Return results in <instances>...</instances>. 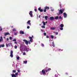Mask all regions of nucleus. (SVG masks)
<instances>
[{
  "label": "nucleus",
  "mask_w": 77,
  "mask_h": 77,
  "mask_svg": "<svg viewBox=\"0 0 77 77\" xmlns=\"http://www.w3.org/2000/svg\"><path fill=\"white\" fill-rule=\"evenodd\" d=\"M12 77H15V74H12Z\"/></svg>",
  "instance_id": "obj_21"
},
{
  "label": "nucleus",
  "mask_w": 77,
  "mask_h": 77,
  "mask_svg": "<svg viewBox=\"0 0 77 77\" xmlns=\"http://www.w3.org/2000/svg\"><path fill=\"white\" fill-rule=\"evenodd\" d=\"M42 28H45V26H44V25L42 26Z\"/></svg>",
  "instance_id": "obj_27"
},
{
  "label": "nucleus",
  "mask_w": 77,
  "mask_h": 77,
  "mask_svg": "<svg viewBox=\"0 0 77 77\" xmlns=\"http://www.w3.org/2000/svg\"><path fill=\"white\" fill-rule=\"evenodd\" d=\"M9 39L8 38H7V41H9Z\"/></svg>",
  "instance_id": "obj_42"
},
{
  "label": "nucleus",
  "mask_w": 77,
  "mask_h": 77,
  "mask_svg": "<svg viewBox=\"0 0 77 77\" xmlns=\"http://www.w3.org/2000/svg\"><path fill=\"white\" fill-rule=\"evenodd\" d=\"M10 35V33L9 32H6L5 33V36H6V35Z\"/></svg>",
  "instance_id": "obj_10"
},
{
  "label": "nucleus",
  "mask_w": 77,
  "mask_h": 77,
  "mask_svg": "<svg viewBox=\"0 0 77 77\" xmlns=\"http://www.w3.org/2000/svg\"><path fill=\"white\" fill-rule=\"evenodd\" d=\"M52 46L53 47H55V45L54 44V42H52Z\"/></svg>",
  "instance_id": "obj_20"
},
{
  "label": "nucleus",
  "mask_w": 77,
  "mask_h": 77,
  "mask_svg": "<svg viewBox=\"0 0 77 77\" xmlns=\"http://www.w3.org/2000/svg\"><path fill=\"white\" fill-rule=\"evenodd\" d=\"M22 47H20V50H21V48Z\"/></svg>",
  "instance_id": "obj_49"
},
{
  "label": "nucleus",
  "mask_w": 77,
  "mask_h": 77,
  "mask_svg": "<svg viewBox=\"0 0 77 77\" xmlns=\"http://www.w3.org/2000/svg\"><path fill=\"white\" fill-rule=\"evenodd\" d=\"M64 10H65V9H64V8H63V9H62V13H63V11H64Z\"/></svg>",
  "instance_id": "obj_31"
},
{
  "label": "nucleus",
  "mask_w": 77,
  "mask_h": 77,
  "mask_svg": "<svg viewBox=\"0 0 77 77\" xmlns=\"http://www.w3.org/2000/svg\"><path fill=\"white\" fill-rule=\"evenodd\" d=\"M23 41L24 42H25V44L26 45H28V41H27V40H26L25 39H23Z\"/></svg>",
  "instance_id": "obj_7"
},
{
  "label": "nucleus",
  "mask_w": 77,
  "mask_h": 77,
  "mask_svg": "<svg viewBox=\"0 0 77 77\" xmlns=\"http://www.w3.org/2000/svg\"><path fill=\"white\" fill-rule=\"evenodd\" d=\"M44 16H43V18H44Z\"/></svg>",
  "instance_id": "obj_60"
},
{
  "label": "nucleus",
  "mask_w": 77,
  "mask_h": 77,
  "mask_svg": "<svg viewBox=\"0 0 77 77\" xmlns=\"http://www.w3.org/2000/svg\"><path fill=\"white\" fill-rule=\"evenodd\" d=\"M46 9H45H45L44 10V12H46Z\"/></svg>",
  "instance_id": "obj_38"
},
{
  "label": "nucleus",
  "mask_w": 77,
  "mask_h": 77,
  "mask_svg": "<svg viewBox=\"0 0 77 77\" xmlns=\"http://www.w3.org/2000/svg\"><path fill=\"white\" fill-rule=\"evenodd\" d=\"M51 70V69L50 68H48L47 70L45 69V70H42V73H43V75L46 74V72L47 73V72H48V71H50V70Z\"/></svg>",
  "instance_id": "obj_1"
},
{
  "label": "nucleus",
  "mask_w": 77,
  "mask_h": 77,
  "mask_svg": "<svg viewBox=\"0 0 77 77\" xmlns=\"http://www.w3.org/2000/svg\"><path fill=\"white\" fill-rule=\"evenodd\" d=\"M41 31H42V32H44V30H43V29H42L41 30Z\"/></svg>",
  "instance_id": "obj_52"
},
{
  "label": "nucleus",
  "mask_w": 77,
  "mask_h": 77,
  "mask_svg": "<svg viewBox=\"0 0 77 77\" xmlns=\"http://www.w3.org/2000/svg\"><path fill=\"white\" fill-rule=\"evenodd\" d=\"M11 27H12V28L13 27V26H12Z\"/></svg>",
  "instance_id": "obj_59"
},
{
  "label": "nucleus",
  "mask_w": 77,
  "mask_h": 77,
  "mask_svg": "<svg viewBox=\"0 0 77 77\" xmlns=\"http://www.w3.org/2000/svg\"><path fill=\"white\" fill-rule=\"evenodd\" d=\"M64 24H60V26H59V27H61L60 28V30H63V27H64Z\"/></svg>",
  "instance_id": "obj_2"
},
{
  "label": "nucleus",
  "mask_w": 77,
  "mask_h": 77,
  "mask_svg": "<svg viewBox=\"0 0 77 77\" xmlns=\"http://www.w3.org/2000/svg\"><path fill=\"white\" fill-rule=\"evenodd\" d=\"M14 48L15 49H17V45H15L14 46Z\"/></svg>",
  "instance_id": "obj_29"
},
{
  "label": "nucleus",
  "mask_w": 77,
  "mask_h": 77,
  "mask_svg": "<svg viewBox=\"0 0 77 77\" xmlns=\"http://www.w3.org/2000/svg\"><path fill=\"white\" fill-rule=\"evenodd\" d=\"M42 47H44V44H42Z\"/></svg>",
  "instance_id": "obj_34"
},
{
  "label": "nucleus",
  "mask_w": 77,
  "mask_h": 77,
  "mask_svg": "<svg viewBox=\"0 0 77 77\" xmlns=\"http://www.w3.org/2000/svg\"><path fill=\"white\" fill-rule=\"evenodd\" d=\"M55 28V27H52L51 28V29H52V30H54Z\"/></svg>",
  "instance_id": "obj_22"
},
{
  "label": "nucleus",
  "mask_w": 77,
  "mask_h": 77,
  "mask_svg": "<svg viewBox=\"0 0 77 77\" xmlns=\"http://www.w3.org/2000/svg\"><path fill=\"white\" fill-rule=\"evenodd\" d=\"M20 34H24V32H23L22 30H21L20 31Z\"/></svg>",
  "instance_id": "obj_12"
},
{
  "label": "nucleus",
  "mask_w": 77,
  "mask_h": 77,
  "mask_svg": "<svg viewBox=\"0 0 77 77\" xmlns=\"http://www.w3.org/2000/svg\"><path fill=\"white\" fill-rule=\"evenodd\" d=\"M26 50V52H28V51H29V50H28L27 49V48H26L25 49Z\"/></svg>",
  "instance_id": "obj_35"
},
{
  "label": "nucleus",
  "mask_w": 77,
  "mask_h": 77,
  "mask_svg": "<svg viewBox=\"0 0 77 77\" xmlns=\"http://www.w3.org/2000/svg\"><path fill=\"white\" fill-rule=\"evenodd\" d=\"M32 11H30V12L29 13V14L31 17H32L33 16V14H32Z\"/></svg>",
  "instance_id": "obj_5"
},
{
  "label": "nucleus",
  "mask_w": 77,
  "mask_h": 77,
  "mask_svg": "<svg viewBox=\"0 0 77 77\" xmlns=\"http://www.w3.org/2000/svg\"><path fill=\"white\" fill-rule=\"evenodd\" d=\"M9 39H11V40L12 39V37H11V36H10V37H9Z\"/></svg>",
  "instance_id": "obj_33"
},
{
  "label": "nucleus",
  "mask_w": 77,
  "mask_h": 77,
  "mask_svg": "<svg viewBox=\"0 0 77 77\" xmlns=\"http://www.w3.org/2000/svg\"><path fill=\"white\" fill-rule=\"evenodd\" d=\"M62 10L61 9H60V10L59 11V13L57 14L58 16H59V15H60V14H62Z\"/></svg>",
  "instance_id": "obj_3"
},
{
  "label": "nucleus",
  "mask_w": 77,
  "mask_h": 77,
  "mask_svg": "<svg viewBox=\"0 0 77 77\" xmlns=\"http://www.w3.org/2000/svg\"><path fill=\"white\" fill-rule=\"evenodd\" d=\"M13 41H14L15 42L16 41V39L14 38V39H13Z\"/></svg>",
  "instance_id": "obj_28"
},
{
  "label": "nucleus",
  "mask_w": 77,
  "mask_h": 77,
  "mask_svg": "<svg viewBox=\"0 0 77 77\" xmlns=\"http://www.w3.org/2000/svg\"><path fill=\"white\" fill-rule=\"evenodd\" d=\"M38 10H39V11H40V12H42L43 11V10H42V9H41V7H39V8H38Z\"/></svg>",
  "instance_id": "obj_8"
},
{
  "label": "nucleus",
  "mask_w": 77,
  "mask_h": 77,
  "mask_svg": "<svg viewBox=\"0 0 77 77\" xmlns=\"http://www.w3.org/2000/svg\"><path fill=\"white\" fill-rule=\"evenodd\" d=\"M17 71H18V72H20V70H17Z\"/></svg>",
  "instance_id": "obj_43"
},
{
  "label": "nucleus",
  "mask_w": 77,
  "mask_h": 77,
  "mask_svg": "<svg viewBox=\"0 0 77 77\" xmlns=\"http://www.w3.org/2000/svg\"><path fill=\"white\" fill-rule=\"evenodd\" d=\"M46 37H47V38H49V36L48 35Z\"/></svg>",
  "instance_id": "obj_46"
},
{
  "label": "nucleus",
  "mask_w": 77,
  "mask_h": 77,
  "mask_svg": "<svg viewBox=\"0 0 77 77\" xmlns=\"http://www.w3.org/2000/svg\"><path fill=\"white\" fill-rule=\"evenodd\" d=\"M1 39H2V36H1Z\"/></svg>",
  "instance_id": "obj_55"
},
{
  "label": "nucleus",
  "mask_w": 77,
  "mask_h": 77,
  "mask_svg": "<svg viewBox=\"0 0 77 77\" xmlns=\"http://www.w3.org/2000/svg\"><path fill=\"white\" fill-rule=\"evenodd\" d=\"M16 41H15V42H14V43L15 44H17V42H16Z\"/></svg>",
  "instance_id": "obj_48"
},
{
  "label": "nucleus",
  "mask_w": 77,
  "mask_h": 77,
  "mask_svg": "<svg viewBox=\"0 0 77 77\" xmlns=\"http://www.w3.org/2000/svg\"><path fill=\"white\" fill-rule=\"evenodd\" d=\"M23 55H26V52H23Z\"/></svg>",
  "instance_id": "obj_44"
},
{
  "label": "nucleus",
  "mask_w": 77,
  "mask_h": 77,
  "mask_svg": "<svg viewBox=\"0 0 77 77\" xmlns=\"http://www.w3.org/2000/svg\"><path fill=\"white\" fill-rule=\"evenodd\" d=\"M13 31H16V29H13L12 30Z\"/></svg>",
  "instance_id": "obj_36"
},
{
  "label": "nucleus",
  "mask_w": 77,
  "mask_h": 77,
  "mask_svg": "<svg viewBox=\"0 0 77 77\" xmlns=\"http://www.w3.org/2000/svg\"><path fill=\"white\" fill-rule=\"evenodd\" d=\"M39 25H40L41 26V24H40Z\"/></svg>",
  "instance_id": "obj_61"
},
{
  "label": "nucleus",
  "mask_w": 77,
  "mask_h": 77,
  "mask_svg": "<svg viewBox=\"0 0 77 77\" xmlns=\"http://www.w3.org/2000/svg\"><path fill=\"white\" fill-rule=\"evenodd\" d=\"M34 10H35V12H36L37 11V9H34Z\"/></svg>",
  "instance_id": "obj_39"
},
{
  "label": "nucleus",
  "mask_w": 77,
  "mask_h": 77,
  "mask_svg": "<svg viewBox=\"0 0 77 77\" xmlns=\"http://www.w3.org/2000/svg\"><path fill=\"white\" fill-rule=\"evenodd\" d=\"M5 45L4 44H3L2 45H1V47H4Z\"/></svg>",
  "instance_id": "obj_18"
},
{
  "label": "nucleus",
  "mask_w": 77,
  "mask_h": 77,
  "mask_svg": "<svg viewBox=\"0 0 77 77\" xmlns=\"http://www.w3.org/2000/svg\"><path fill=\"white\" fill-rule=\"evenodd\" d=\"M13 73H16V70H13Z\"/></svg>",
  "instance_id": "obj_24"
},
{
  "label": "nucleus",
  "mask_w": 77,
  "mask_h": 77,
  "mask_svg": "<svg viewBox=\"0 0 77 77\" xmlns=\"http://www.w3.org/2000/svg\"><path fill=\"white\" fill-rule=\"evenodd\" d=\"M51 37L52 38V39H53V38H54V36H53V35H51Z\"/></svg>",
  "instance_id": "obj_23"
},
{
  "label": "nucleus",
  "mask_w": 77,
  "mask_h": 77,
  "mask_svg": "<svg viewBox=\"0 0 77 77\" xmlns=\"http://www.w3.org/2000/svg\"><path fill=\"white\" fill-rule=\"evenodd\" d=\"M61 49H58V51H60Z\"/></svg>",
  "instance_id": "obj_54"
},
{
  "label": "nucleus",
  "mask_w": 77,
  "mask_h": 77,
  "mask_svg": "<svg viewBox=\"0 0 77 77\" xmlns=\"http://www.w3.org/2000/svg\"><path fill=\"white\" fill-rule=\"evenodd\" d=\"M44 35L45 36H46V33H45V32L44 33Z\"/></svg>",
  "instance_id": "obj_37"
},
{
  "label": "nucleus",
  "mask_w": 77,
  "mask_h": 77,
  "mask_svg": "<svg viewBox=\"0 0 77 77\" xmlns=\"http://www.w3.org/2000/svg\"><path fill=\"white\" fill-rule=\"evenodd\" d=\"M58 34V32H56L55 35H57Z\"/></svg>",
  "instance_id": "obj_40"
},
{
  "label": "nucleus",
  "mask_w": 77,
  "mask_h": 77,
  "mask_svg": "<svg viewBox=\"0 0 77 77\" xmlns=\"http://www.w3.org/2000/svg\"><path fill=\"white\" fill-rule=\"evenodd\" d=\"M59 18L60 19H61V18H62V17H61V16H60V17H59Z\"/></svg>",
  "instance_id": "obj_45"
},
{
  "label": "nucleus",
  "mask_w": 77,
  "mask_h": 77,
  "mask_svg": "<svg viewBox=\"0 0 77 77\" xmlns=\"http://www.w3.org/2000/svg\"><path fill=\"white\" fill-rule=\"evenodd\" d=\"M28 42H29V44H30L31 43L30 41H28Z\"/></svg>",
  "instance_id": "obj_53"
},
{
  "label": "nucleus",
  "mask_w": 77,
  "mask_h": 77,
  "mask_svg": "<svg viewBox=\"0 0 77 77\" xmlns=\"http://www.w3.org/2000/svg\"><path fill=\"white\" fill-rule=\"evenodd\" d=\"M1 45H0V48H1Z\"/></svg>",
  "instance_id": "obj_56"
},
{
  "label": "nucleus",
  "mask_w": 77,
  "mask_h": 77,
  "mask_svg": "<svg viewBox=\"0 0 77 77\" xmlns=\"http://www.w3.org/2000/svg\"><path fill=\"white\" fill-rule=\"evenodd\" d=\"M27 61H23V63H27Z\"/></svg>",
  "instance_id": "obj_17"
},
{
  "label": "nucleus",
  "mask_w": 77,
  "mask_h": 77,
  "mask_svg": "<svg viewBox=\"0 0 77 77\" xmlns=\"http://www.w3.org/2000/svg\"><path fill=\"white\" fill-rule=\"evenodd\" d=\"M46 23H47V21H46Z\"/></svg>",
  "instance_id": "obj_58"
},
{
  "label": "nucleus",
  "mask_w": 77,
  "mask_h": 77,
  "mask_svg": "<svg viewBox=\"0 0 77 77\" xmlns=\"http://www.w3.org/2000/svg\"><path fill=\"white\" fill-rule=\"evenodd\" d=\"M27 29H29L30 26H27Z\"/></svg>",
  "instance_id": "obj_41"
},
{
  "label": "nucleus",
  "mask_w": 77,
  "mask_h": 77,
  "mask_svg": "<svg viewBox=\"0 0 77 77\" xmlns=\"http://www.w3.org/2000/svg\"><path fill=\"white\" fill-rule=\"evenodd\" d=\"M41 16V15H39V16H38V17H39V18H40Z\"/></svg>",
  "instance_id": "obj_51"
},
{
  "label": "nucleus",
  "mask_w": 77,
  "mask_h": 77,
  "mask_svg": "<svg viewBox=\"0 0 77 77\" xmlns=\"http://www.w3.org/2000/svg\"><path fill=\"white\" fill-rule=\"evenodd\" d=\"M17 60H19V59H20L19 57H17Z\"/></svg>",
  "instance_id": "obj_30"
},
{
  "label": "nucleus",
  "mask_w": 77,
  "mask_h": 77,
  "mask_svg": "<svg viewBox=\"0 0 77 77\" xmlns=\"http://www.w3.org/2000/svg\"><path fill=\"white\" fill-rule=\"evenodd\" d=\"M42 23H43V24H44V26H45V25H46V23H45V21H43Z\"/></svg>",
  "instance_id": "obj_16"
},
{
  "label": "nucleus",
  "mask_w": 77,
  "mask_h": 77,
  "mask_svg": "<svg viewBox=\"0 0 77 77\" xmlns=\"http://www.w3.org/2000/svg\"><path fill=\"white\" fill-rule=\"evenodd\" d=\"M6 46L7 47H8V44H6Z\"/></svg>",
  "instance_id": "obj_47"
},
{
  "label": "nucleus",
  "mask_w": 77,
  "mask_h": 77,
  "mask_svg": "<svg viewBox=\"0 0 77 77\" xmlns=\"http://www.w3.org/2000/svg\"><path fill=\"white\" fill-rule=\"evenodd\" d=\"M63 16H64V17L65 18H66V17L67 16V14L66 13H64Z\"/></svg>",
  "instance_id": "obj_9"
},
{
  "label": "nucleus",
  "mask_w": 77,
  "mask_h": 77,
  "mask_svg": "<svg viewBox=\"0 0 77 77\" xmlns=\"http://www.w3.org/2000/svg\"><path fill=\"white\" fill-rule=\"evenodd\" d=\"M13 51L11 50V55L10 56L11 57H13Z\"/></svg>",
  "instance_id": "obj_4"
},
{
  "label": "nucleus",
  "mask_w": 77,
  "mask_h": 77,
  "mask_svg": "<svg viewBox=\"0 0 77 77\" xmlns=\"http://www.w3.org/2000/svg\"><path fill=\"white\" fill-rule=\"evenodd\" d=\"M5 37H4V39H5Z\"/></svg>",
  "instance_id": "obj_57"
},
{
  "label": "nucleus",
  "mask_w": 77,
  "mask_h": 77,
  "mask_svg": "<svg viewBox=\"0 0 77 77\" xmlns=\"http://www.w3.org/2000/svg\"><path fill=\"white\" fill-rule=\"evenodd\" d=\"M14 34H15V35H17V33H15Z\"/></svg>",
  "instance_id": "obj_50"
},
{
  "label": "nucleus",
  "mask_w": 77,
  "mask_h": 77,
  "mask_svg": "<svg viewBox=\"0 0 77 77\" xmlns=\"http://www.w3.org/2000/svg\"><path fill=\"white\" fill-rule=\"evenodd\" d=\"M50 19L51 20H54V17H50Z\"/></svg>",
  "instance_id": "obj_13"
},
{
  "label": "nucleus",
  "mask_w": 77,
  "mask_h": 77,
  "mask_svg": "<svg viewBox=\"0 0 77 77\" xmlns=\"http://www.w3.org/2000/svg\"><path fill=\"white\" fill-rule=\"evenodd\" d=\"M3 41V38H2V39H0V42H2V41Z\"/></svg>",
  "instance_id": "obj_26"
},
{
  "label": "nucleus",
  "mask_w": 77,
  "mask_h": 77,
  "mask_svg": "<svg viewBox=\"0 0 77 77\" xmlns=\"http://www.w3.org/2000/svg\"><path fill=\"white\" fill-rule=\"evenodd\" d=\"M18 72H17L15 73V77H17V75H18Z\"/></svg>",
  "instance_id": "obj_14"
},
{
  "label": "nucleus",
  "mask_w": 77,
  "mask_h": 77,
  "mask_svg": "<svg viewBox=\"0 0 77 77\" xmlns=\"http://www.w3.org/2000/svg\"><path fill=\"white\" fill-rule=\"evenodd\" d=\"M33 36H32V37H31L30 36H29V38L30 39V42H32V38H33Z\"/></svg>",
  "instance_id": "obj_6"
},
{
  "label": "nucleus",
  "mask_w": 77,
  "mask_h": 77,
  "mask_svg": "<svg viewBox=\"0 0 77 77\" xmlns=\"http://www.w3.org/2000/svg\"><path fill=\"white\" fill-rule=\"evenodd\" d=\"M45 8L46 10L47 9H49V8L48 7H47V6H46V7H45Z\"/></svg>",
  "instance_id": "obj_15"
},
{
  "label": "nucleus",
  "mask_w": 77,
  "mask_h": 77,
  "mask_svg": "<svg viewBox=\"0 0 77 77\" xmlns=\"http://www.w3.org/2000/svg\"><path fill=\"white\" fill-rule=\"evenodd\" d=\"M63 51V50H62V51Z\"/></svg>",
  "instance_id": "obj_62"
},
{
  "label": "nucleus",
  "mask_w": 77,
  "mask_h": 77,
  "mask_svg": "<svg viewBox=\"0 0 77 77\" xmlns=\"http://www.w3.org/2000/svg\"><path fill=\"white\" fill-rule=\"evenodd\" d=\"M30 22H31L30 20H29L28 21V22H27V24H29L30 26H31V25Z\"/></svg>",
  "instance_id": "obj_11"
},
{
  "label": "nucleus",
  "mask_w": 77,
  "mask_h": 77,
  "mask_svg": "<svg viewBox=\"0 0 77 77\" xmlns=\"http://www.w3.org/2000/svg\"><path fill=\"white\" fill-rule=\"evenodd\" d=\"M3 29L2 28V27L1 26H0V30L1 31H2V30Z\"/></svg>",
  "instance_id": "obj_19"
},
{
  "label": "nucleus",
  "mask_w": 77,
  "mask_h": 77,
  "mask_svg": "<svg viewBox=\"0 0 77 77\" xmlns=\"http://www.w3.org/2000/svg\"><path fill=\"white\" fill-rule=\"evenodd\" d=\"M59 18L58 16H56V17H55L54 19H58Z\"/></svg>",
  "instance_id": "obj_25"
},
{
  "label": "nucleus",
  "mask_w": 77,
  "mask_h": 77,
  "mask_svg": "<svg viewBox=\"0 0 77 77\" xmlns=\"http://www.w3.org/2000/svg\"><path fill=\"white\" fill-rule=\"evenodd\" d=\"M47 18H48V16H46L45 17V18L46 19V20H47Z\"/></svg>",
  "instance_id": "obj_32"
}]
</instances>
